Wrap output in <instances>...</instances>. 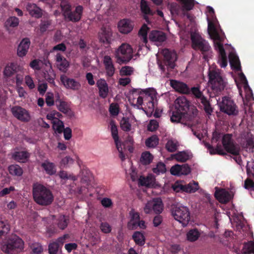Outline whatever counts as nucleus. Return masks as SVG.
<instances>
[{"label": "nucleus", "mask_w": 254, "mask_h": 254, "mask_svg": "<svg viewBox=\"0 0 254 254\" xmlns=\"http://www.w3.org/2000/svg\"><path fill=\"white\" fill-rule=\"evenodd\" d=\"M208 32L213 40L215 49L219 53L218 63L221 67L224 68L227 65V58L222 43L224 38L219 34L214 23L208 19Z\"/></svg>", "instance_id": "1"}, {"label": "nucleus", "mask_w": 254, "mask_h": 254, "mask_svg": "<svg viewBox=\"0 0 254 254\" xmlns=\"http://www.w3.org/2000/svg\"><path fill=\"white\" fill-rule=\"evenodd\" d=\"M32 194L35 202L42 206L49 205L54 200L52 191L44 185L38 183L33 184Z\"/></svg>", "instance_id": "2"}, {"label": "nucleus", "mask_w": 254, "mask_h": 254, "mask_svg": "<svg viewBox=\"0 0 254 254\" xmlns=\"http://www.w3.org/2000/svg\"><path fill=\"white\" fill-rule=\"evenodd\" d=\"M24 242L16 235L11 236L4 243L1 250L7 254H18L23 251Z\"/></svg>", "instance_id": "3"}, {"label": "nucleus", "mask_w": 254, "mask_h": 254, "mask_svg": "<svg viewBox=\"0 0 254 254\" xmlns=\"http://www.w3.org/2000/svg\"><path fill=\"white\" fill-rule=\"evenodd\" d=\"M132 94L138 93L143 96L144 105L148 109V112L152 113L155 108V104L157 101L155 91L153 89L132 88L129 91Z\"/></svg>", "instance_id": "4"}, {"label": "nucleus", "mask_w": 254, "mask_h": 254, "mask_svg": "<svg viewBox=\"0 0 254 254\" xmlns=\"http://www.w3.org/2000/svg\"><path fill=\"white\" fill-rule=\"evenodd\" d=\"M171 213L174 219L186 227L190 219V212L188 207L182 205H174L172 206Z\"/></svg>", "instance_id": "5"}, {"label": "nucleus", "mask_w": 254, "mask_h": 254, "mask_svg": "<svg viewBox=\"0 0 254 254\" xmlns=\"http://www.w3.org/2000/svg\"><path fill=\"white\" fill-rule=\"evenodd\" d=\"M190 39L192 48L195 50H200L203 55L204 59H206V54L211 50V47L208 42L203 39L200 35L196 33H191Z\"/></svg>", "instance_id": "6"}, {"label": "nucleus", "mask_w": 254, "mask_h": 254, "mask_svg": "<svg viewBox=\"0 0 254 254\" xmlns=\"http://www.w3.org/2000/svg\"><path fill=\"white\" fill-rule=\"evenodd\" d=\"M133 50L126 43L122 44L116 51L115 57L119 64H126L132 58Z\"/></svg>", "instance_id": "7"}, {"label": "nucleus", "mask_w": 254, "mask_h": 254, "mask_svg": "<svg viewBox=\"0 0 254 254\" xmlns=\"http://www.w3.org/2000/svg\"><path fill=\"white\" fill-rule=\"evenodd\" d=\"M222 143L225 150L233 155H239L241 148L232 138L231 134L227 133L223 135Z\"/></svg>", "instance_id": "8"}, {"label": "nucleus", "mask_w": 254, "mask_h": 254, "mask_svg": "<svg viewBox=\"0 0 254 254\" xmlns=\"http://www.w3.org/2000/svg\"><path fill=\"white\" fill-rule=\"evenodd\" d=\"M220 110L229 116H237L239 113L238 108L231 98L224 96L219 103Z\"/></svg>", "instance_id": "9"}, {"label": "nucleus", "mask_w": 254, "mask_h": 254, "mask_svg": "<svg viewBox=\"0 0 254 254\" xmlns=\"http://www.w3.org/2000/svg\"><path fill=\"white\" fill-rule=\"evenodd\" d=\"M208 76L209 82L214 91L218 93L224 89V82L219 73L214 70H209Z\"/></svg>", "instance_id": "10"}, {"label": "nucleus", "mask_w": 254, "mask_h": 254, "mask_svg": "<svg viewBox=\"0 0 254 254\" xmlns=\"http://www.w3.org/2000/svg\"><path fill=\"white\" fill-rule=\"evenodd\" d=\"M191 93L196 99H199L200 102L203 105V109L207 114L210 115L212 112V109L211 107L209 102L200 91L199 88L198 87H193L190 89V93Z\"/></svg>", "instance_id": "11"}, {"label": "nucleus", "mask_w": 254, "mask_h": 254, "mask_svg": "<svg viewBox=\"0 0 254 254\" xmlns=\"http://www.w3.org/2000/svg\"><path fill=\"white\" fill-rule=\"evenodd\" d=\"M163 210V204L160 198H154L148 201L144 208V211L146 214L150 213L152 211L156 214H160Z\"/></svg>", "instance_id": "12"}, {"label": "nucleus", "mask_w": 254, "mask_h": 254, "mask_svg": "<svg viewBox=\"0 0 254 254\" xmlns=\"http://www.w3.org/2000/svg\"><path fill=\"white\" fill-rule=\"evenodd\" d=\"M172 189L176 192H194L198 189V183L193 182L192 184L190 183L188 185H184L176 182L172 185Z\"/></svg>", "instance_id": "13"}, {"label": "nucleus", "mask_w": 254, "mask_h": 254, "mask_svg": "<svg viewBox=\"0 0 254 254\" xmlns=\"http://www.w3.org/2000/svg\"><path fill=\"white\" fill-rule=\"evenodd\" d=\"M13 116L18 120L23 122H28L30 120L29 112L21 107L15 106L11 109Z\"/></svg>", "instance_id": "14"}, {"label": "nucleus", "mask_w": 254, "mask_h": 254, "mask_svg": "<svg viewBox=\"0 0 254 254\" xmlns=\"http://www.w3.org/2000/svg\"><path fill=\"white\" fill-rule=\"evenodd\" d=\"M112 31L109 26H102L98 33V39L100 43L110 45L112 40Z\"/></svg>", "instance_id": "15"}, {"label": "nucleus", "mask_w": 254, "mask_h": 254, "mask_svg": "<svg viewBox=\"0 0 254 254\" xmlns=\"http://www.w3.org/2000/svg\"><path fill=\"white\" fill-rule=\"evenodd\" d=\"M60 80L62 84L66 89L72 90H78L81 87L80 83L74 79L70 78L64 74L62 75Z\"/></svg>", "instance_id": "16"}, {"label": "nucleus", "mask_w": 254, "mask_h": 254, "mask_svg": "<svg viewBox=\"0 0 254 254\" xmlns=\"http://www.w3.org/2000/svg\"><path fill=\"white\" fill-rule=\"evenodd\" d=\"M83 11V7L82 5H78L75 7V10L69 11L66 14L64 17L65 19L72 22H77L81 19Z\"/></svg>", "instance_id": "17"}, {"label": "nucleus", "mask_w": 254, "mask_h": 254, "mask_svg": "<svg viewBox=\"0 0 254 254\" xmlns=\"http://www.w3.org/2000/svg\"><path fill=\"white\" fill-rule=\"evenodd\" d=\"M162 54L163 55L165 64L170 68H174V62L177 59L176 54L167 49H163L162 51Z\"/></svg>", "instance_id": "18"}, {"label": "nucleus", "mask_w": 254, "mask_h": 254, "mask_svg": "<svg viewBox=\"0 0 254 254\" xmlns=\"http://www.w3.org/2000/svg\"><path fill=\"white\" fill-rule=\"evenodd\" d=\"M190 102L184 96L179 97L175 101V109L187 114L190 108Z\"/></svg>", "instance_id": "19"}, {"label": "nucleus", "mask_w": 254, "mask_h": 254, "mask_svg": "<svg viewBox=\"0 0 254 254\" xmlns=\"http://www.w3.org/2000/svg\"><path fill=\"white\" fill-rule=\"evenodd\" d=\"M56 98L55 103L59 110L64 114H66L70 118L73 116V113L68 107L67 103L60 99L59 95L58 94L56 96Z\"/></svg>", "instance_id": "20"}, {"label": "nucleus", "mask_w": 254, "mask_h": 254, "mask_svg": "<svg viewBox=\"0 0 254 254\" xmlns=\"http://www.w3.org/2000/svg\"><path fill=\"white\" fill-rule=\"evenodd\" d=\"M171 86L175 90V91L184 94H189L190 93V89L187 84L177 81L176 80H170Z\"/></svg>", "instance_id": "21"}, {"label": "nucleus", "mask_w": 254, "mask_h": 254, "mask_svg": "<svg viewBox=\"0 0 254 254\" xmlns=\"http://www.w3.org/2000/svg\"><path fill=\"white\" fill-rule=\"evenodd\" d=\"M103 63L104 65L106 75L108 77H112L115 72V67L110 56L106 55L103 58Z\"/></svg>", "instance_id": "22"}, {"label": "nucleus", "mask_w": 254, "mask_h": 254, "mask_svg": "<svg viewBox=\"0 0 254 254\" xmlns=\"http://www.w3.org/2000/svg\"><path fill=\"white\" fill-rule=\"evenodd\" d=\"M30 44L31 42L28 38H24L20 41L17 49V54L18 57L22 58L26 55Z\"/></svg>", "instance_id": "23"}, {"label": "nucleus", "mask_w": 254, "mask_h": 254, "mask_svg": "<svg viewBox=\"0 0 254 254\" xmlns=\"http://www.w3.org/2000/svg\"><path fill=\"white\" fill-rule=\"evenodd\" d=\"M56 61L57 68L60 71L65 73L69 66L68 61L60 53L57 54Z\"/></svg>", "instance_id": "24"}, {"label": "nucleus", "mask_w": 254, "mask_h": 254, "mask_svg": "<svg viewBox=\"0 0 254 254\" xmlns=\"http://www.w3.org/2000/svg\"><path fill=\"white\" fill-rule=\"evenodd\" d=\"M96 85L100 97L103 99L106 98L109 93V86L106 81L103 78H100L97 80Z\"/></svg>", "instance_id": "25"}, {"label": "nucleus", "mask_w": 254, "mask_h": 254, "mask_svg": "<svg viewBox=\"0 0 254 254\" xmlns=\"http://www.w3.org/2000/svg\"><path fill=\"white\" fill-rule=\"evenodd\" d=\"M119 31L123 34H127L131 31L133 27V22L129 19L121 20L118 24Z\"/></svg>", "instance_id": "26"}, {"label": "nucleus", "mask_w": 254, "mask_h": 254, "mask_svg": "<svg viewBox=\"0 0 254 254\" xmlns=\"http://www.w3.org/2000/svg\"><path fill=\"white\" fill-rule=\"evenodd\" d=\"M214 196L221 203H227L231 199L230 193L225 189L216 190L215 192Z\"/></svg>", "instance_id": "27"}, {"label": "nucleus", "mask_w": 254, "mask_h": 254, "mask_svg": "<svg viewBox=\"0 0 254 254\" xmlns=\"http://www.w3.org/2000/svg\"><path fill=\"white\" fill-rule=\"evenodd\" d=\"M26 8L29 14L32 17L39 18L43 15L42 9L35 3L29 2L27 4Z\"/></svg>", "instance_id": "28"}, {"label": "nucleus", "mask_w": 254, "mask_h": 254, "mask_svg": "<svg viewBox=\"0 0 254 254\" xmlns=\"http://www.w3.org/2000/svg\"><path fill=\"white\" fill-rule=\"evenodd\" d=\"M149 39L151 41L161 43L166 40V36L162 31L152 30L149 34Z\"/></svg>", "instance_id": "29"}, {"label": "nucleus", "mask_w": 254, "mask_h": 254, "mask_svg": "<svg viewBox=\"0 0 254 254\" xmlns=\"http://www.w3.org/2000/svg\"><path fill=\"white\" fill-rule=\"evenodd\" d=\"M129 215L130 219L127 223V228L129 230H135L136 227L135 224L140 219L139 214L132 208L129 212Z\"/></svg>", "instance_id": "30"}, {"label": "nucleus", "mask_w": 254, "mask_h": 254, "mask_svg": "<svg viewBox=\"0 0 254 254\" xmlns=\"http://www.w3.org/2000/svg\"><path fill=\"white\" fill-rule=\"evenodd\" d=\"M230 64L233 69L237 71L241 70V64L238 56L233 52H230L229 54Z\"/></svg>", "instance_id": "31"}, {"label": "nucleus", "mask_w": 254, "mask_h": 254, "mask_svg": "<svg viewBox=\"0 0 254 254\" xmlns=\"http://www.w3.org/2000/svg\"><path fill=\"white\" fill-rule=\"evenodd\" d=\"M12 158L18 162L25 163L29 157V154L27 151H15L12 155Z\"/></svg>", "instance_id": "32"}, {"label": "nucleus", "mask_w": 254, "mask_h": 254, "mask_svg": "<svg viewBox=\"0 0 254 254\" xmlns=\"http://www.w3.org/2000/svg\"><path fill=\"white\" fill-rule=\"evenodd\" d=\"M140 9L141 12L144 14V18L146 21H148V20L147 15L152 16L154 14V12L150 9L148 5L147 2L145 0H141Z\"/></svg>", "instance_id": "33"}, {"label": "nucleus", "mask_w": 254, "mask_h": 254, "mask_svg": "<svg viewBox=\"0 0 254 254\" xmlns=\"http://www.w3.org/2000/svg\"><path fill=\"white\" fill-rule=\"evenodd\" d=\"M41 166L46 173L49 175H53L56 172V167L53 163L46 161L43 162Z\"/></svg>", "instance_id": "34"}, {"label": "nucleus", "mask_w": 254, "mask_h": 254, "mask_svg": "<svg viewBox=\"0 0 254 254\" xmlns=\"http://www.w3.org/2000/svg\"><path fill=\"white\" fill-rule=\"evenodd\" d=\"M8 170L9 174L13 176L21 177L23 173L22 168L17 164L10 165L8 168Z\"/></svg>", "instance_id": "35"}, {"label": "nucleus", "mask_w": 254, "mask_h": 254, "mask_svg": "<svg viewBox=\"0 0 254 254\" xmlns=\"http://www.w3.org/2000/svg\"><path fill=\"white\" fill-rule=\"evenodd\" d=\"M155 179L151 176L144 177L141 176L139 179V184L142 186L153 187L155 184Z\"/></svg>", "instance_id": "36"}, {"label": "nucleus", "mask_w": 254, "mask_h": 254, "mask_svg": "<svg viewBox=\"0 0 254 254\" xmlns=\"http://www.w3.org/2000/svg\"><path fill=\"white\" fill-rule=\"evenodd\" d=\"M132 239L136 245L142 246L145 243V238L144 235L140 232L136 231L132 235Z\"/></svg>", "instance_id": "37"}, {"label": "nucleus", "mask_w": 254, "mask_h": 254, "mask_svg": "<svg viewBox=\"0 0 254 254\" xmlns=\"http://www.w3.org/2000/svg\"><path fill=\"white\" fill-rule=\"evenodd\" d=\"M200 236V232L196 228L190 230L187 233V240L190 242H195Z\"/></svg>", "instance_id": "38"}, {"label": "nucleus", "mask_w": 254, "mask_h": 254, "mask_svg": "<svg viewBox=\"0 0 254 254\" xmlns=\"http://www.w3.org/2000/svg\"><path fill=\"white\" fill-rule=\"evenodd\" d=\"M153 155L148 151H145L142 153L140 159V162L143 165H149L152 161Z\"/></svg>", "instance_id": "39"}, {"label": "nucleus", "mask_w": 254, "mask_h": 254, "mask_svg": "<svg viewBox=\"0 0 254 254\" xmlns=\"http://www.w3.org/2000/svg\"><path fill=\"white\" fill-rule=\"evenodd\" d=\"M57 221V224L59 228L64 230L67 226L69 219L66 216L61 215L58 217Z\"/></svg>", "instance_id": "40"}, {"label": "nucleus", "mask_w": 254, "mask_h": 254, "mask_svg": "<svg viewBox=\"0 0 254 254\" xmlns=\"http://www.w3.org/2000/svg\"><path fill=\"white\" fill-rule=\"evenodd\" d=\"M178 162H185L190 158L189 155L185 151H180L172 155Z\"/></svg>", "instance_id": "41"}, {"label": "nucleus", "mask_w": 254, "mask_h": 254, "mask_svg": "<svg viewBox=\"0 0 254 254\" xmlns=\"http://www.w3.org/2000/svg\"><path fill=\"white\" fill-rule=\"evenodd\" d=\"M159 143V139L158 137L155 135H152L151 136L145 140V145L149 148H154Z\"/></svg>", "instance_id": "42"}, {"label": "nucleus", "mask_w": 254, "mask_h": 254, "mask_svg": "<svg viewBox=\"0 0 254 254\" xmlns=\"http://www.w3.org/2000/svg\"><path fill=\"white\" fill-rule=\"evenodd\" d=\"M111 130L112 133V136L114 139L115 144L121 143L119 141V137L118 135V130L117 126L116 125L114 121H112L110 122Z\"/></svg>", "instance_id": "43"}, {"label": "nucleus", "mask_w": 254, "mask_h": 254, "mask_svg": "<svg viewBox=\"0 0 254 254\" xmlns=\"http://www.w3.org/2000/svg\"><path fill=\"white\" fill-rule=\"evenodd\" d=\"M242 251L245 254H254V242L250 241L245 243Z\"/></svg>", "instance_id": "44"}, {"label": "nucleus", "mask_w": 254, "mask_h": 254, "mask_svg": "<svg viewBox=\"0 0 254 254\" xmlns=\"http://www.w3.org/2000/svg\"><path fill=\"white\" fill-rule=\"evenodd\" d=\"M60 6L64 17L66 14L68 13L72 9L71 5L67 0H62L61 2Z\"/></svg>", "instance_id": "45"}, {"label": "nucleus", "mask_w": 254, "mask_h": 254, "mask_svg": "<svg viewBox=\"0 0 254 254\" xmlns=\"http://www.w3.org/2000/svg\"><path fill=\"white\" fill-rule=\"evenodd\" d=\"M120 127L125 131H129L131 130V125L129 123V119L123 117L120 122Z\"/></svg>", "instance_id": "46"}, {"label": "nucleus", "mask_w": 254, "mask_h": 254, "mask_svg": "<svg viewBox=\"0 0 254 254\" xmlns=\"http://www.w3.org/2000/svg\"><path fill=\"white\" fill-rule=\"evenodd\" d=\"M53 128L55 132L61 133L64 129V123L59 119H56L53 122Z\"/></svg>", "instance_id": "47"}, {"label": "nucleus", "mask_w": 254, "mask_h": 254, "mask_svg": "<svg viewBox=\"0 0 254 254\" xmlns=\"http://www.w3.org/2000/svg\"><path fill=\"white\" fill-rule=\"evenodd\" d=\"M186 114L182 113V112L179 111L178 110H176L172 113V115L171 117V121L172 122H180L183 117H185Z\"/></svg>", "instance_id": "48"}, {"label": "nucleus", "mask_w": 254, "mask_h": 254, "mask_svg": "<svg viewBox=\"0 0 254 254\" xmlns=\"http://www.w3.org/2000/svg\"><path fill=\"white\" fill-rule=\"evenodd\" d=\"M19 19L15 16H12L8 18L5 22L6 27H15L19 24Z\"/></svg>", "instance_id": "49"}, {"label": "nucleus", "mask_w": 254, "mask_h": 254, "mask_svg": "<svg viewBox=\"0 0 254 254\" xmlns=\"http://www.w3.org/2000/svg\"><path fill=\"white\" fill-rule=\"evenodd\" d=\"M166 148L170 152L176 151L178 148V142L173 140H169L166 144Z\"/></svg>", "instance_id": "50"}, {"label": "nucleus", "mask_w": 254, "mask_h": 254, "mask_svg": "<svg viewBox=\"0 0 254 254\" xmlns=\"http://www.w3.org/2000/svg\"><path fill=\"white\" fill-rule=\"evenodd\" d=\"M149 28L147 26L144 24L138 31V35L142 37L144 43H146L147 42V32Z\"/></svg>", "instance_id": "51"}, {"label": "nucleus", "mask_w": 254, "mask_h": 254, "mask_svg": "<svg viewBox=\"0 0 254 254\" xmlns=\"http://www.w3.org/2000/svg\"><path fill=\"white\" fill-rule=\"evenodd\" d=\"M208 149L210 150V153L211 154H217L220 155H225L226 153L222 149L220 145H217L216 148H214L211 145L208 146Z\"/></svg>", "instance_id": "52"}, {"label": "nucleus", "mask_w": 254, "mask_h": 254, "mask_svg": "<svg viewBox=\"0 0 254 254\" xmlns=\"http://www.w3.org/2000/svg\"><path fill=\"white\" fill-rule=\"evenodd\" d=\"M154 173L159 175L160 173H164L166 171V166L163 162H160L157 164L156 167L152 169Z\"/></svg>", "instance_id": "53"}, {"label": "nucleus", "mask_w": 254, "mask_h": 254, "mask_svg": "<svg viewBox=\"0 0 254 254\" xmlns=\"http://www.w3.org/2000/svg\"><path fill=\"white\" fill-rule=\"evenodd\" d=\"M16 72V67L13 64L7 65L4 68L3 73L7 77H10Z\"/></svg>", "instance_id": "54"}, {"label": "nucleus", "mask_w": 254, "mask_h": 254, "mask_svg": "<svg viewBox=\"0 0 254 254\" xmlns=\"http://www.w3.org/2000/svg\"><path fill=\"white\" fill-rule=\"evenodd\" d=\"M74 162V160L70 156H66L63 158L60 162L61 168H67L70 165L72 164Z\"/></svg>", "instance_id": "55"}, {"label": "nucleus", "mask_w": 254, "mask_h": 254, "mask_svg": "<svg viewBox=\"0 0 254 254\" xmlns=\"http://www.w3.org/2000/svg\"><path fill=\"white\" fill-rule=\"evenodd\" d=\"M60 248L59 244L53 242L50 243L48 246V251L50 254H57Z\"/></svg>", "instance_id": "56"}, {"label": "nucleus", "mask_w": 254, "mask_h": 254, "mask_svg": "<svg viewBox=\"0 0 254 254\" xmlns=\"http://www.w3.org/2000/svg\"><path fill=\"white\" fill-rule=\"evenodd\" d=\"M51 25V21L50 20H42L39 26L40 32L43 33L46 32Z\"/></svg>", "instance_id": "57"}, {"label": "nucleus", "mask_w": 254, "mask_h": 254, "mask_svg": "<svg viewBox=\"0 0 254 254\" xmlns=\"http://www.w3.org/2000/svg\"><path fill=\"white\" fill-rule=\"evenodd\" d=\"M133 68L129 66H123L120 70V74L122 76H128L133 73Z\"/></svg>", "instance_id": "58"}, {"label": "nucleus", "mask_w": 254, "mask_h": 254, "mask_svg": "<svg viewBox=\"0 0 254 254\" xmlns=\"http://www.w3.org/2000/svg\"><path fill=\"white\" fill-rule=\"evenodd\" d=\"M62 117V115L61 113L56 111H53L47 114V119L54 121L56 119H59Z\"/></svg>", "instance_id": "59"}, {"label": "nucleus", "mask_w": 254, "mask_h": 254, "mask_svg": "<svg viewBox=\"0 0 254 254\" xmlns=\"http://www.w3.org/2000/svg\"><path fill=\"white\" fill-rule=\"evenodd\" d=\"M10 230V226L2 221L0 222V236L7 234Z\"/></svg>", "instance_id": "60"}, {"label": "nucleus", "mask_w": 254, "mask_h": 254, "mask_svg": "<svg viewBox=\"0 0 254 254\" xmlns=\"http://www.w3.org/2000/svg\"><path fill=\"white\" fill-rule=\"evenodd\" d=\"M59 176L61 179L63 180L70 179L71 180L75 181L76 179L75 176L72 175L68 174L67 172L64 171H60L59 173Z\"/></svg>", "instance_id": "61"}, {"label": "nucleus", "mask_w": 254, "mask_h": 254, "mask_svg": "<svg viewBox=\"0 0 254 254\" xmlns=\"http://www.w3.org/2000/svg\"><path fill=\"white\" fill-rule=\"evenodd\" d=\"M181 165L176 164L173 166L170 169V173L174 176H181Z\"/></svg>", "instance_id": "62"}, {"label": "nucleus", "mask_w": 254, "mask_h": 254, "mask_svg": "<svg viewBox=\"0 0 254 254\" xmlns=\"http://www.w3.org/2000/svg\"><path fill=\"white\" fill-rule=\"evenodd\" d=\"M54 95L52 93L48 92L46 95V103L48 106H52L54 104Z\"/></svg>", "instance_id": "63"}, {"label": "nucleus", "mask_w": 254, "mask_h": 254, "mask_svg": "<svg viewBox=\"0 0 254 254\" xmlns=\"http://www.w3.org/2000/svg\"><path fill=\"white\" fill-rule=\"evenodd\" d=\"M181 175H187L191 172V169L188 164L181 165Z\"/></svg>", "instance_id": "64"}]
</instances>
